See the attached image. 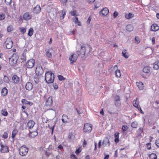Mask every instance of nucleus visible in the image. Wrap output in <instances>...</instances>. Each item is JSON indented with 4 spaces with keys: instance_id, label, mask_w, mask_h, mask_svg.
<instances>
[{
    "instance_id": "79ce46f5",
    "label": "nucleus",
    "mask_w": 159,
    "mask_h": 159,
    "mask_svg": "<svg viewBox=\"0 0 159 159\" xmlns=\"http://www.w3.org/2000/svg\"><path fill=\"white\" fill-rule=\"evenodd\" d=\"M128 129V127L126 125H123L122 127V130L123 131L126 130Z\"/></svg>"
},
{
    "instance_id": "9b49d317",
    "label": "nucleus",
    "mask_w": 159,
    "mask_h": 159,
    "mask_svg": "<svg viewBox=\"0 0 159 159\" xmlns=\"http://www.w3.org/2000/svg\"><path fill=\"white\" fill-rule=\"evenodd\" d=\"M102 145L104 146H109L110 145L109 139L107 138H105L103 140Z\"/></svg>"
},
{
    "instance_id": "338daca9",
    "label": "nucleus",
    "mask_w": 159,
    "mask_h": 159,
    "mask_svg": "<svg viewBox=\"0 0 159 159\" xmlns=\"http://www.w3.org/2000/svg\"><path fill=\"white\" fill-rule=\"evenodd\" d=\"M95 0H87V1L89 3H91L93 2Z\"/></svg>"
},
{
    "instance_id": "aec40b11",
    "label": "nucleus",
    "mask_w": 159,
    "mask_h": 159,
    "mask_svg": "<svg viewBox=\"0 0 159 159\" xmlns=\"http://www.w3.org/2000/svg\"><path fill=\"white\" fill-rule=\"evenodd\" d=\"M33 88V85L30 82L27 83L25 85L26 89L28 90H31Z\"/></svg>"
},
{
    "instance_id": "72a5a7b5",
    "label": "nucleus",
    "mask_w": 159,
    "mask_h": 159,
    "mask_svg": "<svg viewBox=\"0 0 159 159\" xmlns=\"http://www.w3.org/2000/svg\"><path fill=\"white\" fill-rule=\"evenodd\" d=\"M33 30L32 28H30L28 32V35L31 36L33 34Z\"/></svg>"
},
{
    "instance_id": "6e6d98bb",
    "label": "nucleus",
    "mask_w": 159,
    "mask_h": 159,
    "mask_svg": "<svg viewBox=\"0 0 159 159\" xmlns=\"http://www.w3.org/2000/svg\"><path fill=\"white\" fill-rule=\"evenodd\" d=\"M26 29L25 28H21L20 32L23 34L24 33L26 32Z\"/></svg>"
},
{
    "instance_id": "bb28decb",
    "label": "nucleus",
    "mask_w": 159,
    "mask_h": 159,
    "mask_svg": "<svg viewBox=\"0 0 159 159\" xmlns=\"http://www.w3.org/2000/svg\"><path fill=\"white\" fill-rule=\"evenodd\" d=\"M73 21L75 24H77V25L79 26L81 25V23L80 21L78 20V18L77 17H75L73 19Z\"/></svg>"
},
{
    "instance_id": "2eb2a0df",
    "label": "nucleus",
    "mask_w": 159,
    "mask_h": 159,
    "mask_svg": "<svg viewBox=\"0 0 159 159\" xmlns=\"http://www.w3.org/2000/svg\"><path fill=\"white\" fill-rule=\"evenodd\" d=\"M139 102L138 98L134 100L133 102V105L137 109H140V107L139 105Z\"/></svg>"
},
{
    "instance_id": "09e8293b",
    "label": "nucleus",
    "mask_w": 159,
    "mask_h": 159,
    "mask_svg": "<svg viewBox=\"0 0 159 159\" xmlns=\"http://www.w3.org/2000/svg\"><path fill=\"white\" fill-rule=\"evenodd\" d=\"M115 101H120V98L119 96L116 95L114 97Z\"/></svg>"
},
{
    "instance_id": "cd10ccee",
    "label": "nucleus",
    "mask_w": 159,
    "mask_h": 159,
    "mask_svg": "<svg viewBox=\"0 0 159 159\" xmlns=\"http://www.w3.org/2000/svg\"><path fill=\"white\" fill-rule=\"evenodd\" d=\"M143 71L145 73H148L150 71V67L149 66L144 67L143 69Z\"/></svg>"
},
{
    "instance_id": "a18cd8bd",
    "label": "nucleus",
    "mask_w": 159,
    "mask_h": 159,
    "mask_svg": "<svg viewBox=\"0 0 159 159\" xmlns=\"http://www.w3.org/2000/svg\"><path fill=\"white\" fill-rule=\"evenodd\" d=\"M81 151V149L80 148H79L76 150L75 151V153L76 154L78 155Z\"/></svg>"
},
{
    "instance_id": "5701e85b",
    "label": "nucleus",
    "mask_w": 159,
    "mask_h": 159,
    "mask_svg": "<svg viewBox=\"0 0 159 159\" xmlns=\"http://www.w3.org/2000/svg\"><path fill=\"white\" fill-rule=\"evenodd\" d=\"M38 133L37 130L34 131H30V134H29V136L31 137L34 138L37 135Z\"/></svg>"
},
{
    "instance_id": "37998d69",
    "label": "nucleus",
    "mask_w": 159,
    "mask_h": 159,
    "mask_svg": "<svg viewBox=\"0 0 159 159\" xmlns=\"http://www.w3.org/2000/svg\"><path fill=\"white\" fill-rule=\"evenodd\" d=\"M58 77L59 80L60 81H62L64 80L65 79L62 76L58 75Z\"/></svg>"
},
{
    "instance_id": "c9c22d12",
    "label": "nucleus",
    "mask_w": 159,
    "mask_h": 159,
    "mask_svg": "<svg viewBox=\"0 0 159 159\" xmlns=\"http://www.w3.org/2000/svg\"><path fill=\"white\" fill-rule=\"evenodd\" d=\"M137 123L136 122L134 121L131 123V125L132 127L135 128L137 127Z\"/></svg>"
},
{
    "instance_id": "c85d7f7f",
    "label": "nucleus",
    "mask_w": 159,
    "mask_h": 159,
    "mask_svg": "<svg viewBox=\"0 0 159 159\" xmlns=\"http://www.w3.org/2000/svg\"><path fill=\"white\" fill-rule=\"evenodd\" d=\"M7 93V90L6 87H4L2 89L1 91V93L2 95L3 96H6Z\"/></svg>"
},
{
    "instance_id": "a211bd4d",
    "label": "nucleus",
    "mask_w": 159,
    "mask_h": 159,
    "mask_svg": "<svg viewBox=\"0 0 159 159\" xmlns=\"http://www.w3.org/2000/svg\"><path fill=\"white\" fill-rule=\"evenodd\" d=\"M159 30V27L156 24H153L151 26V30L156 31Z\"/></svg>"
},
{
    "instance_id": "13d9d810",
    "label": "nucleus",
    "mask_w": 159,
    "mask_h": 159,
    "mask_svg": "<svg viewBox=\"0 0 159 159\" xmlns=\"http://www.w3.org/2000/svg\"><path fill=\"white\" fill-rule=\"evenodd\" d=\"M118 13L116 11H115L113 13V16L114 17L116 18L118 16Z\"/></svg>"
},
{
    "instance_id": "e433bc0d",
    "label": "nucleus",
    "mask_w": 159,
    "mask_h": 159,
    "mask_svg": "<svg viewBox=\"0 0 159 159\" xmlns=\"http://www.w3.org/2000/svg\"><path fill=\"white\" fill-rule=\"evenodd\" d=\"M13 27L12 25H10L7 27V31L8 32H10L13 30Z\"/></svg>"
},
{
    "instance_id": "1a4fd4ad",
    "label": "nucleus",
    "mask_w": 159,
    "mask_h": 159,
    "mask_svg": "<svg viewBox=\"0 0 159 159\" xmlns=\"http://www.w3.org/2000/svg\"><path fill=\"white\" fill-rule=\"evenodd\" d=\"M77 57L76 54H73L69 57V60L70 61V63H72L75 62L77 59Z\"/></svg>"
},
{
    "instance_id": "a878e982",
    "label": "nucleus",
    "mask_w": 159,
    "mask_h": 159,
    "mask_svg": "<svg viewBox=\"0 0 159 159\" xmlns=\"http://www.w3.org/2000/svg\"><path fill=\"white\" fill-rule=\"evenodd\" d=\"M153 68L157 70L159 69V61H157L155 62L153 65Z\"/></svg>"
},
{
    "instance_id": "e2e57ef3",
    "label": "nucleus",
    "mask_w": 159,
    "mask_h": 159,
    "mask_svg": "<svg viewBox=\"0 0 159 159\" xmlns=\"http://www.w3.org/2000/svg\"><path fill=\"white\" fill-rule=\"evenodd\" d=\"M150 143H148L146 144L147 146V149H150L151 148V147H150Z\"/></svg>"
},
{
    "instance_id": "49530a36",
    "label": "nucleus",
    "mask_w": 159,
    "mask_h": 159,
    "mask_svg": "<svg viewBox=\"0 0 159 159\" xmlns=\"http://www.w3.org/2000/svg\"><path fill=\"white\" fill-rule=\"evenodd\" d=\"M71 15L72 16H77V15L76 14V11L74 10L72 12H70Z\"/></svg>"
},
{
    "instance_id": "4d7b16f0",
    "label": "nucleus",
    "mask_w": 159,
    "mask_h": 159,
    "mask_svg": "<svg viewBox=\"0 0 159 159\" xmlns=\"http://www.w3.org/2000/svg\"><path fill=\"white\" fill-rule=\"evenodd\" d=\"M55 127V125H54L53 126H52V127L50 128V129H51L52 130V132H51V134H52L53 133V130L54 128Z\"/></svg>"
},
{
    "instance_id": "ddd939ff",
    "label": "nucleus",
    "mask_w": 159,
    "mask_h": 159,
    "mask_svg": "<svg viewBox=\"0 0 159 159\" xmlns=\"http://www.w3.org/2000/svg\"><path fill=\"white\" fill-rule=\"evenodd\" d=\"M41 8L39 5H37L34 7L33 10V12L35 14H38L41 11Z\"/></svg>"
},
{
    "instance_id": "c756f323",
    "label": "nucleus",
    "mask_w": 159,
    "mask_h": 159,
    "mask_svg": "<svg viewBox=\"0 0 159 159\" xmlns=\"http://www.w3.org/2000/svg\"><path fill=\"white\" fill-rule=\"evenodd\" d=\"M126 29L129 31H131L133 30V27L132 25H127L126 27Z\"/></svg>"
},
{
    "instance_id": "3c124183",
    "label": "nucleus",
    "mask_w": 159,
    "mask_h": 159,
    "mask_svg": "<svg viewBox=\"0 0 159 159\" xmlns=\"http://www.w3.org/2000/svg\"><path fill=\"white\" fill-rule=\"evenodd\" d=\"M11 0H5V2L7 5H10L11 3Z\"/></svg>"
},
{
    "instance_id": "774afa93",
    "label": "nucleus",
    "mask_w": 159,
    "mask_h": 159,
    "mask_svg": "<svg viewBox=\"0 0 159 159\" xmlns=\"http://www.w3.org/2000/svg\"><path fill=\"white\" fill-rule=\"evenodd\" d=\"M156 106H157V105H159V106L157 107V108H159V102L158 101H156L155 102Z\"/></svg>"
},
{
    "instance_id": "c03bdc74",
    "label": "nucleus",
    "mask_w": 159,
    "mask_h": 159,
    "mask_svg": "<svg viewBox=\"0 0 159 159\" xmlns=\"http://www.w3.org/2000/svg\"><path fill=\"white\" fill-rule=\"evenodd\" d=\"M61 3L63 4V5H65L66 3V2L67 0H59Z\"/></svg>"
},
{
    "instance_id": "f8f14e48",
    "label": "nucleus",
    "mask_w": 159,
    "mask_h": 159,
    "mask_svg": "<svg viewBox=\"0 0 159 159\" xmlns=\"http://www.w3.org/2000/svg\"><path fill=\"white\" fill-rule=\"evenodd\" d=\"M54 51L52 48H50L46 52V55L50 58L52 57V54L54 53Z\"/></svg>"
},
{
    "instance_id": "9d476101",
    "label": "nucleus",
    "mask_w": 159,
    "mask_h": 159,
    "mask_svg": "<svg viewBox=\"0 0 159 159\" xmlns=\"http://www.w3.org/2000/svg\"><path fill=\"white\" fill-rule=\"evenodd\" d=\"M0 145L1 147L0 151L4 153L8 152V148L7 146L6 145H3L1 143Z\"/></svg>"
},
{
    "instance_id": "f704fd0d",
    "label": "nucleus",
    "mask_w": 159,
    "mask_h": 159,
    "mask_svg": "<svg viewBox=\"0 0 159 159\" xmlns=\"http://www.w3.org/2000/svg\"><path fill=\"white\" fill-rule=\"evenodd\" d=\"M1 112L2 115L4 116H7L8 114V113L6 109H2Z\"/></svg>"
},
{
    "instance_id": "de8ad7c7",
    "label": "nucleus",
    "mask_w": 159,
    "mask_h": 159,
    "mask_svg": "<svg viewBox=\"0 0 159 159\" xmlns=\"http://www.w3.org/2000/svg\"><path fill=\"white\" fill-rule=\"evenodd\" d=\"M101 4L98 2H96L95 4V7L96 8H98L100 6Z\"/></svg>"
},
{
    "instance_id": "58836bf2",
    "label": "nucleus",
    "mask_w": 159,
    "mask_h": 159,
    "mask_svg": "<svg viewBox=\"0 0 159 159\" xmlns=\"http://www.w3.org/2000/svg\"><path fill=\"white\" fill-rule=\"evenodd\" d=\"M5 15L3 13H0V20H3L5 18Z\"/></svg>"
},
{
    "instance_id": "5fc2aeb1",
    "label": "nucleus",
    "mask_w": 159,
    "mask_h": 159,
    "mask_svg": "<svg viewBox=\"0 0 159 159\" xmlns=\"http://www.w3.org/2000/svg\"><path fill=\"white\" fill-rule=\"evenodd\" d=\"M70 157L72 159H77L76 156L74 154H71Z\"/></svg>"
},
{
    "instance_id": "bf43d9fd",
    "label": "nucleus",
    "mask_w": 159,
    "mask_h": 159,
    "mask_svg": "<svg viewBox=\"0 0 159 159\" xmlns=\"http://www.w3.org/2000/svg\"><path fill=\"white\" fill-rule=\"evenodd\" d=\"M72 136H73V133L71 132H70L69 133V135H68V137L69 139H71V138Z\"/></svg>"
},
{
    "instance_id": "4c0bfd02",
    "label": "nucleus",
    "mask_w": 159,
    "mask_h": 159,
    "mask_svg": "<svg viewBox=\"0 0 159 159\" xmlns=\"http://www.w3.org/2000/svg\"><path fill=\"white\" fill-rule=\"evenodd\" d=\"M22 102L24 104H27L30 105L31 103L30 102L28 101L25 99H23L22 100Z\"/></svg>"
},
{
    "instance_id": "603ef678",
    "label": "nucleus",
    "mask_w": 159,
    "mask_h": 159,
    "mask_svg": "<svg viewBox=\"0 0 159 159\" xmlns=\"http://www.w3.org/2000/svg\"><path fill=\"white\" fill-rule=\"evenodd\" d=\"M16 134V131L15 130H14L12 132V138L14 139L15 137Z\"/></svg>"
},
{
    "instance_id": "4468645a",
    "label": "nucleus",
    "mask_w": 159,
    "mask_h": 159,
    "mask_svg": "<svg viewBox=\"0 0 159 159\" xmlns=\"http://www.w3.org/2000/svg\"><path fill=\"white\" fill-rule=\"evenodd\" d=\"M35 124V122L34 121L30 120L27 123V127L29 129H30L34 127Z\"/></svg>"
},
{
    "instance_id": "f3484780",
    "label": "nucleus",
    "mask_w": 159,
    "mask_h": 159,
    "mask_svg": "<svg viewBox=\"0 0 159 159\" xmlns=\"http://www.w3.org/2000/svg\"><path fill=\"white\" fill-rule=\"evenodd\" d=\"M43 70L42 69L39 67L36 68L35 72L37 74L39 75H41L43 73Z\"/></svg>"
},
{
    "instance_id": "423d86ee",
    "label": "nucleus",
    "mask_w": 159,
    "mask_h": 159,
    "mask_svg": "<svg viewBox=\"0 0 159 159\" xmlns=\"http://www.w3.org/2000/svg\"><path fill=\"white\" fill-rule=\"evenodd\" d=\"M4 45L7 49H10L12 47L13 43L10 39H7Z\"/></svg>"
},
{
    "instance_id": "052dcab7",
    "label": "nucleus",
    "mask_w": 159,
    "mask_h": 159,
    "mask_svg": "<svg viewBox=\"0 0 159 159\" xmlns=\"http://www.w3.org/2000/svg\"><path fill=\"white\" fill-rule=\"evenodd\" d=\"M155 143L156 145L159 147V139L156 140Z\"/></svg>"
},
{
    "instance_id": "ea45409f",
    "label": "nucleus",
    "mask_w": 159,
    "mask_h": 159,
    "mask_svg": "<svg viewBox=\"0 0 159 159\" xmlns=\"http://www.w3.org/2000/svg\"><path fill=\"white\" fill-rule=\"evenodd\" d=\"M3 79L4 81L6 83H8L9 82L8 78L6 76H4Z\"/></svg>"
},
{
    "instance_id": "69168bd1",
    "label": "nucleus",
    "mask_w": 159,
    "mask_h": 159,
    "mask_svg": "<svg viewBox=\"0 0 159 159\" xmlns=\"http://www.w3.org/2000/svg\"><path fill=\"white\" fill-rule=\"evenodd\" d=\"M119 133H116L115 134V138H119Z\"/></svg>"
},
{
    "instance_id": "412c9836",
    "label": "nucleus",
    "mask_w": 159,
    "mask_h": 159,
    "mask_svg": "<svg viewBox=\"0 0 159 159\" xmlns=\"http://www.w3.org/2000/svg\"><path fill=\"white\" fill-rule=\"evenodd\" d=\"M12 80L14 83L17 84L19 81V78L16 75H14L12 77Z\"/></svg>"
},
{
    "instance_id": "b1692460",
    "label": "nucleus",
    "mask_w": 159,
    "mask_h": 159,
    "mask_svg": "<svg viewBox=\"0 0 159 159\" xmlns=\"http://www.w3.org/2000/svg\"><path fill=\"white\" fill-rule=\"evenodd\" d=\"M68 119V116L65 115H63L62 116L61 120L63 122L66 123Z\"/></svg>"
},
{
    "instance_id": "7ed1b4c3",
    "label": "nucleus",
    "mask_w": 159,
    "mask_h": 159,
    "mask_svg": "<svg viewBox=\"0 0 159 159\" xmlns=\"http://www.w3.org/2000/svg\"><path fill=\"white\" fill-rule=\"evenodd\" d=\"M29 150V148L25 145H23L20 147L19 149L20 154L22 156H25L27 155Z\"/></svg>"
},
{
    "instance_id": "7c9ffc66",
    "label": "nucleus",
    "mask_w": 159,
    "mask_h": 159,
    "mask_svg": "<svg viewBox=\"0 0 159 159\" xmlns=\"http://www.w3.org/2000/svg\"><path fill=\"white\" fill-rule=\"evenodd\" d=\"M133 16L134 14L131 13H129L128 14H126L125 16V17L127 19H129L133 17Z\"/></svg>"
},
{
    "instance_id": "a19ab883",
    "label": "nucleus",
    "mask_w": 159,
    "mask_h": 159,
    "mask_svg": "<svg viewBox=\"0 0 159 159\" xmlns=\"http://www.w3.org/2000/svg\"><path fill=\"white\" fill-rule=\"evenodd\" d=\"M115 105L117 107H119L121 105V102L120 101H115Z\"/></svg>"
},
{
    "instance_id": "6e6552de",
    "label": "nucleus",
    "mask_w": 159,
    "mask_h": 159,
    "mask_svg": "<svg viewBox=\"0 0 159 159\" xmlns=\"http://www.w3.org/2000/svg\"><path fill=\"white\" fill-rule=\"evenodd\" d=\"M109 12V11L108 9L105 7L101 10L99 12V14L100 15L106 16L108 14Z\"/></svg>"
},
{
    "instance_id": "8fccbe9b",
    "label": "nucleus",
    "mask_w": 159,
    "mask_h": 159,
    "mask_svg": "<svg viewBox=\"0 0 159 159\" xmlns=\"http://www.w3.org/2000/svg\"><path fill=\"white\" fill-rule=\"evenodd\" d=\"M66 11L64 10H63L61 12V14L62 15V16H61V19H63L64 18V16L66 14Z\"/></svg>"
},
{
    "instance_id": "864d4df0",
    "label": "nucleus",
    "mask_w": 159,
    "mask_h": 159,
    "mask_svg": "<svg viewBox=\"0 0 159 159\" xmlns=\"http://www.w3.org/2000/svg\"><path fill=\"white\" fill-rule=\"evenodd\" d=\"M8 136L7 133L6 132L4 133L3 134V137L4 139H7V138Z\"/></svg>"
},
{
    "instance_id": "4be33fe9",
    "label": "nucleus",
    "mask_w": 159,
    "mask_h": 159,
    "mask_svg": "<svg viewBox=\"0 0 159 159\" xmlns=\"http://www.w3.org/2000/svg\"><path fill=\"white\" fill-rule=\"evenodd\" d=\"M136 84L138 88L140 90H142L144 88V85L143 83L142 82H137Z\"/></svg>"
},
{
    "instance_id": "680f3d73",
    "label": "nucleus",
    "mask_w": 159,
    "mask_h": 159,
    "mask_svg": "<svg viewBox=\"0 0 159 159\" xmlns=\"http://www.w3.org/2000/svg\"><path fill=\"white\" fill-rule=\"evenodd\" d=\"M91 18L89 17L87 21V23L88 24H89L90 23Z\"/></svg>"
},
{
    "instance_id": "39448f33",
    "label": "nucleus",
    "mask_w": 159,
    "mask_h": 159,
    "mask_svg": "<svg viewBox=\"0 0 159 159\" xmlns=\"http://www.w3.org/2000/svg\"><path fill=\"white\" fill-rule=\"evenodd\" d=\"M85 47L84 45L81 46V49L80 51H77V53L78 55H80L81 57H83L85 53Z\"/></svg>"
},
{
    "instance_id": "0e129e2a",
    "label": "nucleus",
    "mask_w": 159,
    "mask_h": 159,
    "mask_svg": "<svg viewBox=\"0 0 159 159\" xmlns=\"http://www.w3.org/2000/svg\"><path fill=\"white\" fill-rule=\"evenodd\" d=\"M135 40L137 41V43H139L140 42L139 40L138 37H135Z\"/></svg>"
},
{
    "instance_id": "dca6fc26",
    "label": "nucleus",
    "mask_w": 159,
    "mask_h": 159,
    "mask_svg": "<svg viewBox=\"0 0 159 159\" xmlns=\"http://www.w3.org/2000/svg\"><path fill=\"white\" fill-rule=\"evenodd\" d=\"M23 18L25 20H29L31 19V16L28 12H26L23 15Z\"/></svg>"
},
{
    "instance_id": "20e7f679",
    "label": "nucleus",
    "mask_w": 159,
    "mask_h": 159,
    "mask_svg": "<svg viewBox=\"0 0 159 159\" xmlns=\"http://www.w3.org/2000/svg\"><path fill=\"white\" fill-rule=\"evenodd\" d=\"M92 125L89 123H86L84 125V131L85 133H89L92 129Z\"/></svg>"
},
{
    "instance_id": "6ab92c4d",
    "label": "nucleus",
    "mask_w": 159,
    "mask_h": 159,
    "mask_svg": "<svg viewBox=\"0 0 159 159\" xmlns=\"http://www.w3.org/2000/svg\"><path fill=\"white\" fill-rule=\"evenodd\" d=\"M52 97H49L47 100L46 104L48 106H50L52 105Z\"/></svg>"
},
{
    "instance_id": "473e14b6",
    "label": "nucleus",
    "mask_w": 159,
    "mask_h": 159,
    "mask_svg": "<svg viewBox=\"0 0 159 159\" xmlns=\"http://www.w3.org/2000/svg\"><path fill=\"white\" fill-rule=\"evenodd\" d=\"M115 74L116 77H120L121 76L120 72L119 70H116L115 71Z\"/></svg>"
},
{
    "instance_id": "f03ea898",
    "label": "nucleus",
    "mask_w": 159,
    "mask_h": 159,
    "mask_svg": "<svg viewBox=\"0 0 159 159\" xmlns=\"http://www.w3.org/2000/svg\"><path fill=\"white\" fill-rule=\"evenodd\" d=\"M18 57L15 54H13L12 56L9 58V64L11 65L14 66L17 62Z\"/></svg>"
},
{
    "instance_id": "0eeeda50",
    "label": "nucleus",
    "mask_w": 159,
    "mask_h": 159,
    "mask_svg": "<svg viewBox=\"0 0 159 159\" xmlns=\"http://www.w3.org/2000/svg\"><path fill=\"white\" fill-rule=\"evenodd\" d=\"M34 59H30L26 62V66L28 68H32L34 66Z\"/></svg>"
},
{
    "instance_id": "f257e3e1",
    "label": "nucleus",
    "mask_w": 159,
    "mask_h": 159,
    "mask_svg": "<svg viewBox=\"0 0 159 159\" xmlns=\"http://www.w3.org/2000/svg\"><path fill=\"white\" fill-rule=\"evenodd\" d=\"M54 78V75L51 72L48 71L46 73L45 79L47 83L49 84L53 83Z\"/></svg>"
},
{
    "instance_id": "393cba45",
    "label": "nucleus",
    "mask_w": 159,
    "mask_h": 159,
    "mask_svg": "<svg viewBox=\"0 0 159 159\" xmlns=\"http://www.w3.org/2000/svg\"><path fill=\"white\" fill-rule=\"evenodd\" d=\"M122 55L126 58H127L129 56V53L125 49L123 50L122 52Z\"/></svg>"
},
{
    "instance_id": "2f4dec72",
    "label": "nucleus",
    "mask_w": 159,
    "mask_h": 159,
    "mask_svg": "<svg viewBox=\"0 0 159 159\" xmlns=\"http://www.w3.org/2000/svg\"><path fill=\"white\" fill-rule=\"evenodd\" d=\"M149 158L150 159H156L157 156L154 153H152L150 155Z\"/></svg>"
}]
</instances>
